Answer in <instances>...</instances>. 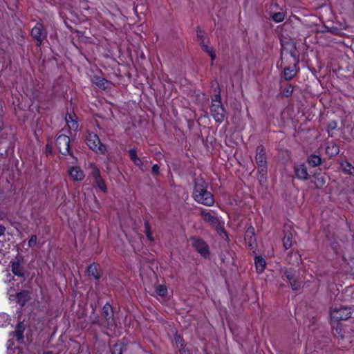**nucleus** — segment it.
<instances>
[{
    "label": "nucleus",
    "mask_w": 354,
    "mask_h": 354,
    "mask_svg": "<svg viewBox=\"0 0 354 354\" xmlns=\"http://www.w3.org/2000/svg\"><path fill=\"white\" fill-rule=\"evenodd\" d=\"M207 184L203 179H196L192 196L197 203L207 206H212L214 203V196L207 191Z\"/></svg>",
    "instance_id": "1"
},
{
    "label": "nucleus",
    "mask_w": 354,
    "mask_h": 354,
    "mask_svg": "<svg viewBox=\"0 0 354 354\" xmlns=\"http://www.w3.org/2000/svg\"><path fill=\"white\" fill-rule=\"evenodd\" d=\"M5 275L6 278L4 279V282L8 285V295L9 299L12 300L13 299L12 297H15L17 302L23 306L29 298V292L25 290L17 292L19 289V285L21 283V280L17 281L15 285L14 282L18 281V279H15L8 270L5 271Z\"/></svg>",
    "instance_id": "2"
},
{
    "label": "nucleus",
    "mask_w": 354,
    "mask_h": 354,
    "mask_svg": "<svg viewBox=\"0 0 354 354\" xmlns=\"http://www.w3.org/2000/svg\"><path fill=\"white\" fill-rule=\"evenodd\" d=\"M255 160L258 167L259 181L261 185H263L267 180V162L266 153L261 146L257 147Z\"/></svg>",
    "instance_id": "3"
},
{
    "label": "nucleus",
    "mask_w": 354,
    "mask_h": 354,
    "mask_svg": "<svg viewBox=\"0 0 354 354\" xmlns=\"http://www.w3.org/2000/svg\"><path fill=\"white\" fill-rule=\"evenodd\" d=\"M200 214L204 221L208 223L209 225L216 228L218 233L225 234L223 227V223L220 221V218L218 217L216 212L212 210L203 209L201 211Z\"/></svg>",
    "instance_id": "4"
},
{
    "label": "nucleus",
    "mask_w": 354,
    "mask_h": 354,
    "mask_svg": "<svg viewBox=\"0 0 354 354\" xmlns=\"http://www.w3.org/2000/svg\"><path fill=\"white\" fill-rule=\"evenodd\" d=\"M211 115L216 122L221 123L225 118V110L223 107L221 96L217 94L212 100L210 108Z\"/></svg>",
    "instance_id": "5"
},
{
    "label": "nucleus",
    "mask_w": 354,
    "mask_h": 354,
    "mask_svg": "<svg viewBox=\"0 0 354 354\" xmlns=\"http://www.w3.org/2000/svg\"><path fill=\"white\" fill-rule=\"evenodd\" d=\"M24 330H25L24 324L23 323L20 322L17 324L15 332L10 334V339L7 343V348H8V354H18L19 353V352H17V353H16V349H17L16 347L15 348H12V346L14 345L13 339H14V337H15L16 340L18 342H21L24 339Z\"/></svg>",
    "instance_id": "6"
},
{
    "label": "nucleus",
    "mask_w": 354,
    "mask_h": 354,
    "mask_svg": "<svg viewBox=\"0 0 354 354\" xmlns=\"http://www.w3.org/2000/svg\"><path fill=\"white\" fill-rule=\"evenodd\" d=\"M86 142L89 148L93 151L100 154L106 153V147L101 143L97 134L88 133L86 138Z\"/></svg>",
    "instance_id": "7"
},
{
    "label": "nucleus",
    "mask_w": 354,
    "mask_h": 354,
    "mask_svg": "<svg viewBox=\"0 0 354 354\" xmlns=\"http://www.w3.org/2000/svg\"><path fill=\"white\" fill-rule=\"evenodd\" d=\"M190 244L202 257L207 258L209 256V246L203 239L192 237L190 239Z\"/></svg>",
    "instance_id": "8"
},
{
    "label": "nucleus",
    "mask_w": 354,
    "mask_h": 354,
    "mask_svg": "<svg viewBox=\"0 0 354 354\" xmlns=\"http://www.w3.org/2000/svg\"><path fill=\"white\" fill-rule=\"evenodd\" d=\"M351 315V310L348 307L333 308L330 311V318L335 321L347 319Z\"/></svg>",
    "instance_id": "9"
},
{
    "label": "nucleus",
    "mask_w": 354,
    "mask_h": 354,
    "mask_svg": "<svg viewBox=\"0 0 354 354\" xmlns=\"http://www.w3.org/2000/svg\"><path fill=\"white\" fill-rule=\"evenodd\" d=\"M56 146L59 152L63 155L71 154L70 138L66 135L60 134L57 137Z\"/></svg>",
    "instance_id": "10"
},
{
    "label": "nucleus",
    "mask_w": 354,
    "mask_h": 354,
    "mask_svg": "<svg viewBox=\"0 0 354 354\" xmlns=\"http://www.w3.org/2000/svg\"><path fill=\"white\" fill-rule=\"evenodd\" d=\"M281 273L283 278L285 277L288 279L292 290H297L300 288V283L296 279L295 271L285 268L281 270Z\"/></svg>",
    "instance_id": "11"
},
{
    "label": "nucleus",
    "mask_w": 354,
    "mask_h": 354,
    "mask_svg": "<svg viewBox=\"0 0 354 354\" xmlns=\"http://www.w3.org/2000/svg\"><path fill=\"white\" fill-rule=\"evenodd\" d=\"M31 35L37 41V45L40 46L43 40L46 37V32L44 29L43 26L40 24H37L34 28H32Z\"/></svg>",
    "instance_id": "12"
},
{
    "label": "nucleus",
    "mask_w": 354,
    "mask_h": 354,
    "mask_svg": "<svg viewBox=\"0 0 354 354\" xmlns=\"http://www.w3.org/2000/svg\"><path fill=\"white\" fill-rule=\"evenodd\" d=\"M295 173L296 177L300 180H308L309 175L307 168L304 163L298 164L295 166Z\"/></svg>",
    "instance_id": "13"
},
{
    "label": "nucleus",
    "mask_w": 354,
    "mask_h": 354,
    "mask_svg": "<svg viewBox=\"0 0 354 354\" xmlns=\"http://www.w3.org/2000/svg\"><path fill=\"white\" fill-rule=\"evenodd\" d=\"M197 37L201 40L200 44L202 49L208 53V55L211 57L212 61L213 62L216 57L214 50L211 47H209L207 44L205 43L203 33L201 30H198Z\"/></svg>",
    "instance_id": "14"
},
{
    "label": "nucleus",
    "mask_w": 354,
    "mask_h": 354,
    "mask_svg": "<svg viewBox=\"0 0 354 354\" xmlns=\"http://www.w3.org/2000/svg\"><path fill=\"white\" fill-rule=\"evenodd\" d=\"M68 175L72 180L75 181H81L85 176L84 171L78 167H70Z\"/></svg>",
    "instance_id": "15"
},
{
    "label": "nucleus",
    "mask_w": 354,
    "mask_h": 354,
    "mask_svg": "<svg viewBox=\"0 0 354 354\" xmlns=\"http://www.w3.org/2000/svg\"><path fill=\"white\" fill-rule=\"evenodd\" d=\"M66 122L71 130L76 131L78 128L77 116L74 113H67L65 117Z\"/></svg>",
    "instance_id": "16"
},
{
    "label": "nucleus",
    "mask_w": 354,
    "mask_h": 354,
    "mask_svg": "<svg viewBox=\"0 0 354 354\" xmlns=\"http://www.w3.org/2000/svg\"><path fill=\"white\" fill-rule=\"evenodd\" d=\"M254 264L256 270L259 274L262 273L266 266V261L261 256H255Z\"/></svg>",
    "instance_id": "17"
},
{
    "label": "nucleus",
    "mask_w": 354,
    "mask_h": 354,
    "mask_svg": "<svg viewBox=\"0 0 354 354\" xmlns=\"http://www.w3.org/2000/svg\"><path fill=\"white\" fill-rule=\"evenodd\" d=\"M11 267L12 273L17 277L20 278L19 281L20 280L22 281L21 278L24 276V269L20 263L19 262H12Z\"/></svg>",
    "instance_id": "18"
},
{
    "label": "nucleus",
    "mask_w": 354,
    "mask_h": 354,
    "mask_svg": "<svg viewBox=\"0 0 354 354\" xmlns=\"http://www.w3.org/2000/svg\"><path fill=\"white\" fill-rule=\"evenodd\" d=\"M313 183L317 188H322L326 183V177L321 174H315L313 177Z\"/></svg>",
    "instance_id": "19"
},
{
    "label": "nucleus",
    "mask_w": 354,
    "mask_h": 354,
    "mask_svg": "<svg viewBox=\"0 0 354 354\" xmlns=\"http://www.w3.org/2000/svg\"><path fill=\"white\" fill-rule=\"evenodd\" d=\"M129 154L130 156L131 160L133 162V163L139 167H141L143 165L142 161L141 159L137 156V151L135 149H131L129 151Z\"/></svg>",
    "instance_id": "20"
},
{
    "label": "nucleus",
    "mask_w": 354,
    "mask_h": 354,
    "mask_svg": "<svg viewBox=\"0 0 354 354\" xmlns=\"http://www.w3.org/2000/svg\"><path fill=\"white\" fill-rule=\"evenodd\" d=\"M296 66L294 64L292 66L286 68L283 71V77L286 80H290L296 75Z\"/></svg>",
    "instance_id": "21"
},
{
    "label": "nucleus",
    "mask_w": 354,
    "mask_h": 354,
    "mask_svg": "<svg viewBox=\"0 0 354 354\" xmlns=\"http://www.w3.org/2000/svg\"><path fill=\"white\" fill-rule=\"evenodd\" d=\"M254 232L253 228H249L245 233V239H248V246L251 248H254V244L255 243V238L254 237Z\"/></svg>",
    "instance_id": "22"
},
{
    "label": "nucleus",
    "mask_w": 354,
    "mask_h": 354,
    "mask_svg": "<svg viewBox=\"0 0 354 354\" xmlns=\"http://www.w3.org/2000/svg\"><path fill=\"white\" fill-rule=\"evenodd\" d=\"M326 152L330 156H335L339 152V147L333 143L330 144L327 146Z\"/></svg>",
    "instance_id": "23"
},
{
    "label": "nucleus",
    "mask_w": 354,
    "mask_h": 354,
    "mask_svg": "<svg viewBox=\"0 0 354 354\" xmlns=\"http://www.w3.org/2000/svg\"><path fill=\"white\" fill-rule=\"evenodd\" d=\"M308 163L312 167H317L321 164V158L316 155H311L307 159Z\"/></svg>",
    "instance_id": "24"
},
{
    "label": "nucleus",
    "mask_w": 354,
    "mask_h": 354,
    "mask_svg": "<svg viewBox=\"0 0 354 354\" xmlns=\"http://www.w3.org/2000/svg\"><path fill=\"white\" fill-rule=\"evenodd\" d=\"M341 168L347 174L354 175V167L351 163L344 161L341 163Z\"/></svg>",
    "instance_id": "25"
},
{
    "label": "nucleus",
    "mask_w": 354,
    "mask_h": 354,
    "mask_svg": "<svg viewBox=\"0 0 354 354\" xmlns=\"http://www.w3.org/2000/svg\"><path fill=\"white\" fill-rule=\"evenodd\" d=\"M292 234L290 232L286 233L283 239V244L285 249H289L292 246Z\"/></svg>",
    "instance_id": "26"
},
{
    "label": "nucleus",
    "mask_w": 354,
    "mask_h": 354,
    "mask_svg": "<svg viewBox=\"0 0 354 354\" xmlns=\"http://www.w3.org/2000/svg\"><path fill=\"white\" fill-rule=\"evenodd\" d=\"M10 243L6 241L0 240V254L5 255L9 252Z\"/></svg>",
    "instance_id": "27"
},
{
    "label": "nucleus",
    "mask_w": 354,
    "mask_h": 354,
    "mask_svg": "<svg viewBox=\"0 0 354 354\" xmlns=\"http://www.w3.org/2000/svg\"><path fill=\"white\" fill-rule=\"evenodd\" d=\"M93 83L96 84L97 86L100 88H104L106 87V84L107 83L106 80L102 77H94L92 79Z\"/></svg>",
    "instance_id": "28"
},
{
    "label": "nucleus",
    "mask_w": 354,
    "mask_h": 354,
    "mask_svg": "<svg viewBox=\"0 0 354 354\" xmlns=\"http://www.w3.org/2000/svg\"><path fill=\"white\" fill-rule=\"evenodd\" d=\"M10 324L9 315L6 313H0V326L5 327Z\"/></svg>",
    "instance_id": "29"
},
{
    "label": "nucleus",
    "mask_w": 354,
    "mask_h": 354,
    "mask_svg": "<svg viewBox=\"0 0 354 354\" xmlns=\"http://www.w3.org/2000/svg\"><path fill=\"white\" fill-rule=\"evenodd\" d=\"M285 15L283 12H275L272 15V19L274 22L279 23L283 21Z\"/></svg>",
    "instance_id": "30"
},
{
    "label": "nucleus",
    "mask_w": 354,
    "mask_h": 354,
    "mask_svg": "<svg viewBox=\"0 0 354 354\" xmlns=\"http://www.w3.org/2000/svg\"><path fill=\"white\" fill-rule=\"evenodd\" d=\"M98 188L103 192H106L107 188L104 180L101 178L94 180Z\"/></svg>",
    "instance_id": "31"
},
{
    "label": "nucleus",
    "mask_w": 354,
    "mask_h": 354,
    "mask_svg": "<svg viewBox=\"0 0 354 354\" xmlns=\"http://www.w3.org/2000/svg\"><path fill=\"white\" fill-rule=\"evenodd\" d=\"M156 292L158 295L164 297L167 293V289L165 286L164 285H158L156 288Z\"/></svg>",
    "instance_id": "32"
},
{
    "label": "nucleus",
    "mask_w": 354,
    "mask_h": 354,
    "mask_svg": "<svg viewBox=\"0 0 354 354\" xmlns=\"http://www.w3.org/2000/svg\"><path fill=\"white\" fill-rule=\"evenodd\" d=\"M98 266L96 264L91 265L88 268V272L90 274L93 275L95 279L99 278V274L97 272Z\"/></svg>",
    "instance_id": "33"
},
{
    "label": "nucleus",
    "mask_w": 354,
    "mask_h": 354,
    "mask_svg": "<svg viewBox=\"0 0 354 354\" xmlns=\"http://www.w3.org/2000/svg\"><path fill=\"white\" fill-rule=\"evenodd\" d=\"M91 176L93 178L94 180L97 178H101L100 170L95 166L92 167V170H91Z\"/></svg>",
    "instance_id": "34"
},
{
    "label": "nucleus",
    "mask_w": 354,
    "mask_h": 354,
    "mask_svg": "<svg viewBox=\"0 0 354 354\" xmlns=\"http://www.w3.org/2000/svg\"><path fill=\"white\" fill-rule=\"evenodd\" d=\"M145 234L147 237V239L152 241L153 240V238L152 236L151 232L150 231V227L148 223L145 224Z\"/></svg>",
    "instance_id": "35"
},
{
    "label": "nucleus",
    "mask_w": 354,
    "mask_h": 354,
    "mask_svg": "<svg viewBox=\"0 0 354 354\" xmlns=\"http://www.w3.org/2000/svg\"><path fill=\"white\" fill-rule=\"evenodd\" d=\"M111 310V306L106 305L103 308V313L105 314L106 319H109L111 317V315L109 314V311Z\"/></svg>",
    "instance_id": "36"
},
{
    "label": "nucleus",
    "mask_w": 354,
    "mask_h": 354,
    "mask_svg": "<svg viewBox=\"0 0 354 354\" xmlns=\"http://www.w3.org/2000/svg\"><path fill=\"white\" fill-rule=\"evenodd\" d=\"M37 243V236L36 235L31 236L30 239L28 241V246L29 247H34Z\"/></svg>",
    "instance_id": "37"
},
{
    "label": "nucleus",
    "mask_w": 354,
    "mask_h": 354,
    "mask_svg": "<svg viewBox=\"0 0 354 354\" xmlns=\"http://www.w3.org/2000/svg\"><path fill=\"white\" fill-rule=\"evenodd\" d=\"M121 348L120 344H115L112 351L113 354H122Z\"/></svg>",
    "instance_id": "38"
},
{
    "label": "nucleus",
    "mask_w": 354,
    "mask_h": 354,
    "mask_svg": "<svg viewBox=\"0 0 354 354\" xmlns=\"http://www.w3.org/2000/svg\"><path fill=\"white\" fill-rule=\"evenodd\" d=\"M159 171V167L158 165H154L152 167V172L155 174H157Z\"/></svg>",
    "instance_id": "39"
},
{
    "label": "nucleus",
    "mask_w": 354,
    "mask_h": 354,
    "mask_svg": "<svg viewBox=\"0 0 354 354\" xmlns=\"http://www.w3.org/2000/svg\"><path fill=\"white\" fill-rule=\"evenodd\" d=\"M337 127V124L336 122L335 121H332L330 122L329 124V127L331 129H335L336 127Z\"/></svg>",
    "instance_id": "40"
},
{
    "label": "nucleus",
    "mask_w": 354,
    "mask_h": 354,
    "mask_svg": "<svg viewBox=\"0 0 354 354\" xmlns=\"http://www.w3.org/2000/svg\"><path fill=\"white\" fill-rule=\"evenodd\" d=\"M6 228L3 225H0V236H2L5 232Z\"/></svg>",
    "instance_id": "41"
},
{
    "label": "nucleus",
    "mask_w": 354,
    "mask_h": 354,
    "mask_svg": "<svg viewBox=\"0 0 354 354\" xmlns=\"http://www.w3.org/2000/svg\"><path fill=\"white\" fill-rule=\"evenodd\" d=\"M180 354H187L186 351L185 350L180 349Z\"/></svg>",
    "instance_id": "42"
},
{
    "label": "nucleus",
    "mask_w": 354,
    "mask_h": 354,
    "mask_svg": "<svg viewBox=\"0 0 354 354\" xmlns=\"http://www.w3.org/2000/svg\"><path fill=\"white\" fill-rule=\"evenodd\" d=\"M3 122L0 120V129L3 127Z\"/></svg>",
    "instance_id": "43"
},
{
    "label": "nucleus",
    "mask_w": 354,
    "mask_h": 354,
    "mask_svg": "<svg viewBox=\"0 0 354 354\" xmlns=\"http://www.w3.org/2000/svg\"><path fill=\"white\" fill-rule=\"evenodd\" d=\"M44 354H53V353L50 351H47V352H45Z\"/></svg>",
    "instance_id": "44"
},
{
    "label": "nucleus",
    "mask_w": 354,
    "mask_h": 354,
    "mask_svg": "<svg viewBox=\"0 0 354 354\" xmlns=\"http://www.w3.org/2000/svg\"><path fill=\"white\" fill-rule=\"evenodd\" d=\"M291 92H292V90L291 91L287 90V91H286L287 93H291Z\"/></svg>",
    "instance_id": "45"
}]
</instances>
